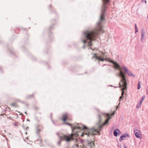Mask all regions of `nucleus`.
I'll use <instances>...</instances> for the list:
<instances>
[{
    "instance_id": "1",
    "label": "nucleus",
    "mask_w": 148,
    "mask_h": 148,
    "mask_svg": "<svg viewBox=\"0 0 148 148\" xmlns=\"http://www.w3.org/2000/svg\"><path fill=\"white\" fill-rule=\"evenodd\" d=\"M102 0L103 4L101 7L100 18L97 23V28H95L90 31H87L84 32L82 37L81 38V40L84 43V45L82 46V47L84 48H85V44L86 43L87 40L89 41V42H87L88 45L91 46L92 45L91 42L95 40V38H96L99 34V32L101 31L103 32H104L102 30V26L101 25V21L105 20L104 15L106 10L107 5L109 4L110 0Z\"/></svg>"
},
{
    "instance_id": "2",
    "label": "nucleus",
    "mask_w": 148,
    "mask_h": 148,
    "mask_svg": "<svg viewBox=\"0 0 148 148\" xmlns=\"http://www.w3.org/2000/svg\"><path fill=\"white\" fill-rule=\"evenodd\" d=\"M97 119L98 121L96 124L95 125L91 128H89L85 125L84 126V129L86 130L87 131V132H85V134L87 137H88L91 136H93L97 135L96 134L93 133L94 132L97 133L98 135H100V133L99 131L102 130L104 126L108 123L110 119H107L102 124H101L100 123L102 121L101 114H98Z\"/></svg>"
},
{
    "instance_id": "3",
    "label": "nucleus",
    "mask_w": 148,
    "mask_h": 148,
    "mask_svg": "<svg viewBox=\"0 0 148 148\" xmlns=\"http://www.w3.org/2000/svg\"><path fill=\"white\" fill-rule=\"evenodd\" d=\"M122 78L121 79V82L123 84L122 85L121 84V82L119 83L120 86L119 87H123L122 89L123 90H125L127 89V83L125 75L121 71H120V76Z\"/></svg>"
},
{
    "instance_id": "4",
    "label": "nucleus",
    "mask_w": 148,
    "mask_h": 148,
    "mask_svg": "<svg viewBox=\"0 0 148 148\" xmlns=\"http://www.w3.org/2000/svg\"><path fill=\"white\" fill-rule=\"evenodd\" d=\"M63 124H66L70 126H71V128L72 129V131H73V130H75V129H79V130H81L82 129L84 130V132H83L82 134V135H81V136H82V137L84 136V135H86V134H85V132H87V131L86 130L84 129L83 128L84 126V125H80V126H75L74 127H73L71 124L67 122L64 123H63Z\"/></svg>"
},
{
    "instance_id": "5",
    "label": "nucleus",
    "mask_w": 148,
    "mask_h": 148,
    "mask_svg": "<svg viewBox=\"0 0 148 148\" xmlns=\"http://www.w3.org/2000/svg\"><path fill=\"white\" fill-rule=\"evenodd\" d=\"M81 148H95L94 143L92 141H86L84 142V144H82L81 145Z\"/></svg>"
},
{
    "instance_id": "6",
    "label": "nucleus",
    "mask_w": 148,
    "mask_h": 148,
    "mask_svg": "<svg viewBox=\"0 0 148 148\" xmlns=\"http://www.w3.org/2000/svg\"><path fill=\"white\" fill-rule=\"evenodd\" d=\"M134 130L135 136L137 138H140V139H141L142 138V135L139 130L136 127H135Z\"/></svg>"
},
{
    "instance_id": "7",
    "label": "nucleus",
    "mask_w": 148,
    "mask_h": 148,
    "mask_svg": "<svg viewBox=\"0 0 148 148\" xmlns=\"http://www.w3.org/2000/svg\"><path fill=\"white\" fill-rule=\"evenodd\" d=\"M62 140H66L68 142L70 141L71 140L66 135L63 134V138H62L61 140H60V139L59 141L57 143V144L58 146H60V145L61 142Z\"/></svg>"
},
{
    "instance_id": "8",
    "label": "nucleus",
    "mask_w": 148,
    "mask_h": 148,
    "mask_svg": "<svg viewBox=\"0 0 148 148\" xmlns=\"http://www.w3.org/2000/svg\"><path fill=\"white\" fill-rule=\"evenodd\" d=\"M108 61L114 64V68L115 70L118 69L119 70H120L121 67L118 63L111 60H109Z\"/></svg>"
},
{
    "instance_id": "9",
    "label": "nucleus",
    "mask_w": 148,
    "mask_h": 148,
    "mask_svg": "<svg viewBox=\"0 0 148 148\" xmlns=\"http://www.w3.org/2000/svg\"><path fill=\"white\" fill-rule=\"evenodd\" d=\"M123 69L126 72V73L129 76H133V77H135V75H134L131 71H129L128 69L126 68L125 66H123Z\"/></svg>"
},
{
    "instance_id": "10",
    "label": "nucleus",
    "mask_w": 148,
    "mask_h": 148,
    "mask_svg": "<svg viewBox=\"0 0 148 148\" xmlns=\"http://www.w3.org/2000/svg\"><path fill=\"white\" fill-rule=\"evenodd\" d=\"M130 137L128 133H125L122 134L121 136L119 138V141H121L127 138H129Z\"/></svg>"
},
{
    "instance_id": "11",
    "label": "nucleus",
    "mask_w": 148,
    "mask_h": 148,
    "mask_svg": "<svg viewBox=\"0 0 148 148\" xmlns=\"http://www.w3.org/2000/svg\"><path fill=\"white\" fill-rule=\"evenodd\" d=\"M95 58L97 60H98L99 61H102L103 62L105 60L104 58H103L100 56H96V54H94V56L92 57V58Z\"/></svg>"
},
{
    "instance_id": "12",
    "label": "nucleus",
    "mask_w": 148,
    "mask_h": 148,
    "mask_svg": "<svg viewBox=\"0 0 148 148\" xmlns=\"http://www.w3.org/2000/svg\"><path fill=\"white\" fill-rule=\"evenodd\" d=\"M120 133H121L120 132L118 129H116L114 131L113 134L115 136H117Z\"/></svg>"
},
{
    "instance_id": "13",
    "label": "nucleus",
    "mask_w": 148,
    "mask_h": 148,
    "mask_svg": "<svg viewBox=\"0 0 148 148\" xmlns=\"http://www.w3.org/2000/svg\"><path fill=\"white\" fill-rule=\"evenodd\" d=\"M78 136V134L77 133H72L70 134L69 135V137L71 138V139H70L71 140H73L74 139L73 138V137H77Z\"/></svg>"
},
{
    "instance_id": "14",
    "label": "nucleus",
    "mask_w": 148,
    "mask_h": 148,
    "mask_svg": "<svg viewBox=\"0 0 148 148\" xmlns=\"http://www.w3.org/2000/svg\"><path fill=\"white\" fill-rule=\"evenodd\" d=\"M63 118L62 119V120L64 121L65 122L67 120V119L68 117V115L67 113H65L62 115Z\"/></svg>"
},
{
    "instance_id": "15",
    "label": "nucleus",
    "mask_w": 148,
    "mask_h": 148,
    "mask_svg": "<svg viewBox=\"0 0 148 148\" xmlns=\"http://www.w3.org/2000/svg\"><path fill=\"white\" fill-rule=\"evenodd\" d=\"M145 35V32L144 30V29H142V30L141 32V41H142L144 39Z\"/></svg>"
},
{
    "instance_id": "16",
    "label": "nucleus",
    "mask_w": 148,
    "mask_h": 148,
    "mask_svg": "<svg viewBox=\"0 0 148 148\" xmlns=\"http://www.w3.org/2000/svg\"><path fill=\"white\" fill-rule=\"evenodd\" d=\"M145 98V96H143L142 97L141 99H140V101L139 103H140V105H142V102L143 101L144 99Z\"/></svg>"
},
{
    "instance_id": "17",
    "label": "nucleus",
    "mask_w": 148,
    "mask_h": 148,
    "mask_svg": "<svg viewBox=\"0 0 148 148\" xmlns=\"http://www.w3.org/2000/svg\"><path fill=\"white\" fill-rule=\"evenodd\" d=\"M41 129H39L38 127H37V131L36 132V134L39 135V132L40 131Z\"/></svg>"
},
{
    "instance_id": "18",
    "label": "nucleus",
    "mask_w": 148,
    "mask_h": 148,
    "mask_svg": "<svg viewBox=\"0 0 148 148\" xmlns=\"http://www.w3.org/2000/svg\"><path fill=\"white\" fill-rule=\"evenodd\" d=\"M12 106L14 107H17L18 106L15 103H13L12 104Z\"/></svg>"
},
{
    "instance_id": "19",
    "label": "nucleus",
    "mask_w": 148,
    "mask_h": 148,
    "mask_svg": "<svg viewBox=\"0 0 148 148\" xmlns=\"http://www.w3.org/2000/svg\"><path fill=\"white\" fill-rule=\"evenodd\" d=\"M141 87V85H140V81H139L138 83V87H137V89H139Z\"/></svg>"
},
{
    "instance_id": "20",
    "label": "nucleus",
    "mask_w": 148,
    "mask_h": 148,
    "mask_svg": "<svg viewBox=\"0 0 148 148\" xmlns=\"http://www.w3.org/2000/svg\"><path fill=\"white\" fill-rule=\"evenodd\" d=\"M56 134L57 135V136H58L59 138V139H60V140H61L62 138H63V135L62 136H60L59 135L58 133H56Z\"/></svg>"
},
{
    "instance_id": "21",
    "label": "nucleus",
    "mask_w": 148,
    "mask_h": 148,
    "mask_svg": "<svg viewBox=\"0 0 148 148\" xmlns=\"http://www.w3.org/2000/svg\"><path fill=\"white\" fill-rule=\"evenodd\" d=\"M34 96V94H33L31 95H28L27 96V98H29L32 97H33Z\"/></svg>"
},
{
    "instance_id": "22",
    "label": "nucleus",
    "mask_w": 148,
    "mask_h": 148,
    "mask_svg": "<svg viewBox=\"0 0 148 148\" xmlns=\"http://www.w3.org/2000/svg\"><path fill=\"white\" fill-rule=\"evenodd\" d=\"M141 105H140V103H138V104L137 105V106H136V108H139L141 106Z\"/></svg>"
},
{
    "instance_id": "23",
    "label": "nucleus",
    "mask_w": 148,
    "mask_h": 148,
    "mask_svg": "<svg viewBox=\"0 0 148 148\" xmlns=\"http://www.w3.org/2000/svg\"><path fill=\"white\" fill-rule=\"evenodd\" d=\"M10 52L11 54H14V52L13 50H10Z\"/></svg>"
},
{
    "instance_id": "24",
    "label": "nucleus",
    "mask_w": 148,
    "mask_h": 148,
    "mask_svg": "<svg viewBox=\"0 0 148 148\" xmlns=\"http://www.w3.org/2000/svg\"><path fill=\"white\" fill-rule=\"evenodd\" d=\"M120 104V103H119L118 104V105L116 106V110H117L118 109V108H119Z\"/></svg>"
},
{
    "instance_id": "25",
    "label": "nucleus",
    "mask_w": 148,
    "mask_h": 148,
    "mask_svg": "<svg viewBox=\"0 0 148 148\" xmlns=\"http://www.w3.org/2000/svg\"><path fill=\"white\" fill-rule=\"evenodd\" d=\"M34 109L36 110H38L39 109L37 107H36L34 108Z\"/></svg>"
},
{
    "instance_id": "26",
    "label": "nucleus",
    "mask_w": 148,
    "mask_h": 148,
    "mask_svg": "<svg viewBox=\"0 0 148 148\" xmlns=\"http://www.w3.org/2000/svg\"><path fill=\"white\" fill-rule=\"evenodd\" d=\"M116 76H117L119 77V76H120V73H116Z\"/></svg>"
},
{
    "instance_id": "27",
    "label": "nucleus",
    "mask_w": 148,
    "mask_h": 148,
    "mask_svg": "<svg viewBox=\"0 0 148 148\" xmlns=\"http://www.w3.org/2000/svg\"><path fill=\"white\" fill-rule=\"evenodd\" d=\"M147 94L148 95V86H147V89H146Z\"/></svg>"
},
{
    "instance_id": "28",
    "label": "nucleus",
    "mask_w": 148,
    "mask_h": 148,
    "mask_svg": "<svg viewBox=\"0 0 148 148\" xmlns=\"http://www.w3.org/2000/svg\"><path fill=\"white\" fill-rule=\"evenodd\" d=\"M53 25H52V26H51L50 27H49V29L50 30L52 29L53 28Z\"/></svg>"
},
{
    "instance_id": "29",
    "label": "nucleus",
    "mask_w": 148,
    "mask_h": 148,
    "mask_svg": "<svg viewBox=\"0 0 148 148\" xmlns=\"http://www.w3.org/2000/svg\"><path fill=\"white\" fill-rule=\"evenodd\" d=\"M123 98V96H120V98H119V99H120V100H119V101H121V99H122Z\"/></svg>"
},
{
    "instance_id": "30",
    "label": "nucleus",
    "mask_w": 148,
    "mask_h": 148,
    "mask_svg": "<svg viewBox=\"0 0 148 148\" xmlns=\"http://www.w3.org/2000/svg\"><path fill=\"white\" fill-rule=\"evenodd\" d=\"M138 29L137 28L136 29H135V33L138 32Z\"/></svg>"
},
{
    "instance_id": "31",
    "label": "nucleus",
    "mask_w": 148,
    "mask_h": 148,
    "mask_svg": "<svg viewBox=\"0 0 148 148\" xmlns=\"http://www.w3.org/2000/svg\"><path fill=\"white\" fill-rule=\"evenodd\" d=\"M142 1L143 2H145V3H147V1H146V0H142Z\"/></svg>"
},
{
    "instance_id": "32",
    "label": "nucleus",
    "mask_w": 148,
    "mask_h": 148,
    "mask_svg": "<svg viewBox=\"0 0 148 148\" xmlns=\"http://www.w3.org/2000/svg\"><path fill=\"white\" fill-rule=\"evenodd\" d=\"M108 70H109V71L110 72H111L112 71L110 69V68H108Z\"/></svg>"
},
{
    "instance_id": "33",
    "label": "nucleus",
    "mask_w": 148,
    "mask_h": 148,
    "mask_svg": "<svg viewBox=\"0 0 148 148\" xmlns=\"http://www.w3.org/2000/svg\"><path fill=\"white\" fill-rule=\"evenodd\" d=\"M135 29H137V26H136V24H135Z\"/></svg>"
},
{
    "instance_id": "34",
    "label": "nucleus",
    "mask_w": 148,
    "mask_h": 148,
    "mask_svg": "<svg viewBox=\"0 0 148 148\" xmlns=\"http://www.w3.org/2000/svg\"><path fill=\"white\" fill-rule=\"evenodd\" d=\"M124 91H122V94H121V95H122V96H123V94H124Z\"/></svg>"
},
{
    "instance_id": "35",
    "label": "nucleus",
    "mask_w": 148,
    "mask_h": 148,
    "mask_svg": "<svg viewBox=\"0 0 148 148\" xmlns=\"http://www.w3.org/2000/svg\"><path fill=\"white\" fill-rule=\"evenodd\" d=\"M29 129V127H27L26 128H25V130H28Z\"/></svg>"
},
{
    "instance_id": "36",
    "label": "nucleus",
    "mask_w": 148,
    "mask_h": 148,
    "mask_svg": "<svg viewBox=\"0 0 148 148\" xmlns=\"http://www.w3.org/2000/svg\"><path fill=\"white\" fill-rule=\"evenodd\" d=\"M106 65H108V66H110V65H108L107 64H103V66H106Z\"/></svg>"
},
{
    "instance_id": "37",
    "label": "nucleus",
    "mask_w": 148,
    "mask_h": 148,
    "mask_svg": "<svg viewBox=\"0 0 148 148\" xmlns=\"http://www.w3.org/2000/svg\"><path fill=\"white\" fill-rule=\"evenodd\" d=\"M124 147L125 148H127L126 145L124 144Z\"/></svg>"
},
{
    "instance_id": "38",
    "label": "nucleus",
    "mask_w": 148,
    "mask_h": 148,
    "mask_svg": "<svg viewBox=\"0 0 148 148\" xmlns=\"http://www.w3.org/2000/svg\"><path fill=\"white\" fill-rule=\"evenodd\" d=\"M105 59V60L106 61H108V60L107 59H106V58H104Z\"/></svg>"
},
{
    "instance_id": "39",
    "label": "nucleus",
    "mask_w": 148,
    "mask_h": 148,
    "mask_svg": "<svg viewBox=\"0 0 148 148\" xmlns=\"http://www.w3.org/2000/svg\"><path fill=\"white\" fill-rule=\"evenodd\" d=\"M2 68H1V67H0V70L1 71H2Z\"/></svg>"
},
{
    "instance_id": "40",
    "label": "nucleus",
    "mask_w": 148,
    "mask_h": 148,
    "mask_svg": "<svg viewBox=\"0 0 148 148\" xmlns=\"http://www.w3.org/2000/svg\"><path fill=\"white\" fill-rule=\"evenodd\" d=\"M50 117H51V119L52 117V115L51 114L50 115Z\"/></svg>"
},
{
    "instance_id": "41",
    "label": "nucleus",
    "mask_w": 148,
    "mask_h": 148,
    "mask_svg": "<svg viewBox=\"0 0 148 148\" xmlns=\"http://www.w3.org/2000/svg\"><path fill=\"white\" fill-rule=\"evenodd\" d=\"M25 114H27V112H25Z\"/></svg>"
},
{
    "instance_id": "42",
    "label": "nucleus",
    "mask_w": 148,
    "mask_h": 148,
    "mask_svg": "<svg viewBox=\"0 0 148 148\" xmlns=\"http://www.w3.org/2000/svg\"><path fill=\"white\" fill-rule=\"evenodd\" d=\"M81 142L82 143H83V141L82 140L81 141Z\"/></svg>"
},
{
    "instance_id": "43",
    "label": "nucleus",
    "mask_w": 148,
    "mask_h": 148,
    "mask_svg": "<svg viewBox=\"0 0 148 148\" xmlns=\"http://www.w3.org/2000/svg\"><path fill=\"white\" fill-rule=\"evenodd\" d=\"M26 28H25V29H24V30L25 31H26Z\"/></svg>"
},
{
    "instance_id": "44",
    "label": "nucleus",
    "mask_w": 148,
    "mask_h": 148,
    "mask_svg": "<svg viewBox=\"0 0 148 148\" xmlns=\"http://www.w3.org/2000/svg\"><path fill=\"white\" fill-rule=\"evenodd\" d=\"M115 111L114 112V113L113 114H114V113H115Z\"/></svg>"
},
{
    "instance_id": "45",
    "label": "nucleus",
    "mask_w": 148,
    "mask_h": 148,
    "mask_svg": "<svg viewBox=\"0 0 148 148\" xmlns=\"http://www.w3.org/2000/svg\"><path fill=\"white\" fill-rule=\"evenodd\" d=\"M25 134H27V132H25Z\"/></svg>"
},
{
    "instance_id": "46",
    "label": "nucleus",
    "mask_w": 148,
    "mask_h": 148,
    "mask_svg": "<svg viewBox=\"0 0 148 148\" xmlns=\"http://www.w3.org/2000/svg\"><path fill=\"white\" fill-rule=\"evenodd\" d=\"M24 126H23V128H24Z\"/></svg>"
},
{
    "instance_id": "47",
    "label": "nucleus",
    "mask_w": 148,
    "mask_h": 148,
    "mask_svg": "<svg viewBox=\"0 0 148 148\" xmlns=\"http://www.w3.org/2000/svg\"><path fill=\"white\" fill-rule=\"evenodd\" d=\"M76 124H77V125H79V124L77 123H76Z\"/></svg>"
},
{
    "instance_id": "48",
    "label": "nucleus",
    "mask_w": 148,
    "mask_h": 148,
    "mask_svg": "<svg viewBox=\"0 0 148 148\" xmlns=\"http://www.w3.org/2000/svg\"><path fill=\"white\" fill-rule=\"evenodd\" d=\"M117 146H119V145H117Z\"/></svg>"
},
{
    "instance_id": "49",
    "label": "nucleus",
    "mask_w": 148,
    "mask_h": 148,
    "mask_svg": "<svg viewBox=\"0 0 148 148\" xmlns=\"http://www.w3.org/2000/svg\"><path fill=\"white\" fill-rule=\"evenodd\" d=\"M24 103V102H22V103Z\"/></svg>"
},
{
    "instance_id": "50",
    "label": "nucleus",
    "mask_w": 148,
    "mask_h": 148,
    "mask_svg": "<svg viewBox=\"0 0 148 148\" xmlns=\"http://www.w3.org/2000/svg\"><path fill=\"white\" fill-rule=\"evenodd\" d=\"M52 122H53V123H54V122L53 121H52Z\"/></svg>"
}]
</instances>
